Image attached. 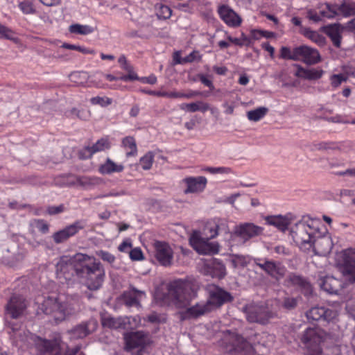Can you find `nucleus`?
Instances as JSON below:
<instances>
[{
    "mask_svg": "<svg viewBox=\"0 0 355 355\" xmlns=\"http://www.w3.org/2000/svg\"><path fill=\"white\" fill-rule=\"evenodd\" d=\"M317 230L311 224L300 222L291 230V234L295 244L304 252H313L316 254L324 255L331 249L328 238L315 237Z\"/></svg>",
    "mask_w": 355,
    "mask_h": 355,
    "instance_id": "1",
    "label": "nucleus"
},
{
    "mask_svg": "<svg viewBox=\"0 0 355 355\" xmlns=\"http://www.w3.org/2000/svg\"><path fill=\"white\" fill-rule=\"evenodd\" d=\"M76 275L85 280L89 290L96 291L102 286L105 271L100 262L85 254L84 261L80 265L76 266Z\"/></svg>",
    "mask_w": 355,
    "mask_h": 355,
    "instance_id": "2",
    "label": "nucleus"
},
{
    "mask_svg": "<svg viewBox=\"0 0 355 355\" xmlns=\"http://www.w3.org/2000/svg\"><path fill=\"white\" fill-rule=\"evenodd\" d=\"M42 309L45 314L52 315L56 322H62L67 317L77 313L80 306L78 300L71 297L67 298L64 302L48 297L42 303Z\"/></svg>",
    "mask_w": 355,
    "mask_h": 355,
    "instance_id": "3",
    "label": "nucleus"
},
{
    "mask_svg": "<svg viewBox=\"0 0 355 355\" xmlns=\"http://www.w3.org/2000/svg\"><path fill=\"white\" fill-rule=\"evenodd\" d=\"M198 285L189 281L181 279L171 282L168 286V293L180 308L187 307L196 297Z\"/></svg>",
    "mask_w": 355,
    "mask_h": 355,
    "instance_id": "4",
    "label": "nucleus"
},
{
    "mask_svg": "<svg viewBox=\"0 0 355 355\" xmlns=\"http://www.w3.org/2000/svg\"><path fill=\"white\" fill-rule=\"evenodd\" d=\"M213 219L207 222L203 229V236L198 232H194L190 237L191 245L200 253L214 254L219 250V245L209 242V239L217 236Z\"/></svg>",
    "mask_w": 355,
    "mask_h": 355,
    "instance_id": "5",
    "label": "nucleus"
},
{
    "mask_svg": "<svg viewBox=\"0 0 355 355\" xmlns=\"http://www.w3.org/2000/svg\"><path fill=\"white\" fill-rule=\"evenodd\" d=\"M245 318L250 323H258L266 325L277 315L275 312L268 310L262 304L250 302L242 308Z\"/></svg>",
    "mask_w": 355,
    "mask_h": 355,
    "instance_id": "6",
    "label": "nucleus"
},
{
    "mask_svg": "<svg viewBox=\"0 0 355 355\" xmlns=\"http://www.w3.org/2000/svg\"><path fill=\"white\" fill-rule=\"evenodd\" d=\"M340 271L344 281L349 284L355 283V248L342 250L339 255Z\"/></svg>",
    "mask_w": 355,
    "mask_h": 355,
    "instance_id": "7",
    "label": "nucleus"
},
{
    "mask_svg": "<svg viewBox=\"0 0 355 355\" xmlns=\"http://www.w3.org/2000/svg\"><path fill=\"white\" fill-rule=\"evenodd\" d=\"M325 333L321 329L307 328L302 334L300 340L304 345L306 352H322L321 343L324 340Z\"/></svg>",
    "mask_w": 355,
    "mask_h": 355,
    "instance_id": "8",
    "label": "nucleus"
},
{
    "mask_svg": "<svg viewBox=\"0 0 355 355\" xmlns=\"http://www.w3.org/2000/svg\"><path fill=\"white\" fill-rule=\"evenodd\" d=\"M125 350L137 349L136 355H144V348L149 343L148 335L143 331H136L130 334L125 338Z\"/></svg>",
    "mask_w": 355,
    "mask_h": 355,
    "instance_id": "9",
    "label": "nucleus"
},
{
    "mask_svg": "<svg viewBox=\"0 0 355 355\" xmlns=\"http://www.w3.org/2000/svg\"><path fill=\"white\" fill-rule=\"evenodd\" d=\"M263 228L254 225L252 223H241L236 226L234 232L231 234V238L237 236L245 243L251 239L259 236L263 234Z\"/></svg>",
    "mask_w": 355,
    "mask_h": 355,
    "instance_id": "10",
    "label": "nucleus"
},
{
    "mask_svg": "<svg viewBox=\"0 0 355 355\" xmlns=\"http://www.w3.org/2000/svg\"><path fill=\"white\" fill-rule=\"evenodd\" d=\"M153 247L154 256L157 262L164 267L171 266L173 263V252L171 246L166 242L155 241Z\"/></svg>",
    "mask_w": 355,
    "mask_h": 355,
    "instance_id": "11",
    "label": "nucleus"
},
{
    "mask_svg": "<svg viewBox=\"0 0 355 355\" xmlns=\"http://www.w3.org/2000/svg\"><path fill=\"white\" fill-rule=\"evenodd\" d=\"M256 264L277 281H279L282 279L286 272V268L279 262L267 259H265L261 262L260 259H258L257 261H256Z\"/></svg>",
    "mask_w": 355,
    "mask_h": 355,
    "instance_id": "12",
    "label": "nucleus"
},
{
    "mask_svg": "<svg viewBox=\"0 0 355 355\" xmlns=\"http://www.w3.org/2000/svg\"><path fill=\"white\" fill-rule=\"evenodd\" d=\"M98 327V322L95 319H89L87 321L76 325L67 333L70 335L71 338L79 339L83 338L87 336L95 331Z\"/></svg>",
    "mask_w": 355,
    "mask_h": 355,
    "instance_id": "13",
    "label": "nucleus"
},
{
    "mask_svg": "<svg viewBox=\"0 0 355 355\" xmlns=\"http://www.w3.org/2000/svg\"><path fill=\"white\" fill-rule=\"evenodd\" d=\"M232 297L230 293L223 290L220 288L214 286L209 291V297L207 300L210 306L211 311L220 307L224 303L231 302Z\"/></svg>",
    "mask_w": 355,
    "mask_h": 355,
    "instance_id": "14",
    "label": "nucleus"
},
{
    "mask_svg": "<svg viewBox=\"0 0 355 355\" xmlns=\"http://www.w3.org/2000/svg\"><path fill=\"white\" fill-rule=\"evenodd\" d=\"M297 60L306 64H315L320 62V55L318 50L306 45L295 47Z\"/></svg>",
    "mask_w": 355,
    "mask_h": 355,
    "instance_id": "15",
    "label": "nucleus"
},
{
    "mask_svg": "<svg viewBox=\"0 0 355 355\" xmlns=\"http://www.w3.org/2000/svg\"><path fill=\"white\" fill-rule=\"evenodd\" d=\"M85 254L78 253L73 257H62L56 265L58 271L65 273L69 271L70 269H73L76 273V266L80 265L83 261H84Z\"/></svg>",
    "mask_w": 355,
    "mask_h": 355,
    "instance_id": "16",
    "label": "nucleus"
},
{
    "mask_svg": "<svg viewBox=\"0 0 355 355\" xmlns=\"http://www.w3.org/2000/svg\"><path fill=\"white\" fill-rule=\"evenodd\" d=\"M210 306L206 302L196 303L187 307L182 312V317L184 320L196 319L211 312Z\"/></svg>",
    "mask_w": 355,
    "mask_h": 355,
    "instance_id": "17",
    "label": "nucleus"
},
{
    "mask_svg": "<svg viewBox=\"0 0 355 355\" xmlns=\"http://www.w3.org/2000/svg\"><path fill=\"white\" fill-rule=\"evenodd\" d=\"M81 221H76L53 234V239L55 243H61L67 241L69 237L75 235L79 230L84 228Z\"/></svg>",
    "mask_w": 355,
    "mask_h": 355,
    "instance_id": "18",
    "label": "nucleus"
},
{
    "mask_svg": "<svg viewBox=\"0 0 355 355\" xmlns=\"http://www.w3.org/2000/svg\"><path fill=\"white\" fill-rule=\"evenodd\" d=\"M26 308V302L21 295L12 296L6 306L8 313L14 319L21 316Z\"/></svg>",
    "mask_w": 355,
    "mask_h": 355,
    "instance_id": "19",
    "label": "nucleus"
},
{
    "mask_svg": "<svg viewBox=\"0 0 355 355\" xmlns=\"http://www.w3.org/2000/svg\"><path fill=\"white\" fill-rule=\"evenodd\" d=\"M218 12L223 21L230 26L235 27L241 24V19L229 6L225 5L220 6Z\"/></svg>",
    "mask_w": 355,
    "mask_h": 355,
    "instance_id": "20",
    "label": "nucleus"
},
{
    "mask_svg": "<svg viewBox=\"0 0 355 355\" xmlns=\"http://www.w3.org/2000/svg\"><path fill=\"white\" fill-rule=\"evenodd\" d=\"M295 66L297 67L295 76L303 79L316 80L320 79L324 73V71L320 68H304L299 64H295Z\"/></svg>",
    "mask_w": 355,
    "mask_h": 355,
    "instance_id": "21",
    "label": "nucleus"
},
{
    "mask_svg": "<svg viewBox=\"0 0 355 355\" xmlns=\"http://www.w3.org/2000/svg\"><path fill=\"white\" fill-rule=\"evenodd\" d=\"M144 295H145L144 292L132 288L130 291L124 292L121 299L123 302L128 307H140V300Z\"/></svg>",
    "mask_w": 355,
    "mask_h": 355,
    "instance_id": "22",
    "label": "nucleus"
},
{
    "mask_svg": "<svg viewBox=\"0 0 355 355\" xmlns=\"http://www.w3.org/2000/svg\"><path fill=\"white\" fill-rule=\"evenodd\" d=\"M184 181L187 186L184 190L185 193L200 192L204 190L207 184V179L202 176L187 178Z\"/></svg>",
    "mask_w": 355,
    "mask_h": 355,
    "instance_id": "23",
    "label": "nucleus"
},
{
    "mask_svg": "<svg viewBox=\"0 0 355 355\" xmlns=\"http://www.w3.org/2000/svg\"><path fill=\"white\" fill-rule=\"evenodd\" d=\"M344 28L340 24H333L324 27V32L331 39L334 45L340 48L341 44V34Z\"/></svg>",
    "mask_w": 355,
    "mask_h": 355,
    "instance_id": "24",
    "label": "nucleus"
},
{
    "mask_svg": "<svg viewBox=\"0 0 355 355\" xmlns=\"http://www.w3.org/2000/svg\"><path fill=\"white\" fill-rule=\"evenodd\" d=\"M320 286L329 293L337 294L340 291L342 284L338 279L327 276L320 279Z\"/></svg>",
    "mask_w": 355,
    "mask_h": 355,
    "instance_id": "25",
    "label": "nucleus"
},
{
    "mask_svg": "<svg viewBox=\"0 0 355 355\" xmlns=\"http://www.w3.org/2000/svg\"><path fill=\"white\" fill-rule=\"evenodd\" d=\"M266 220L268 224L276 227L282 232L287 230L291 223V220L288 217L281 215L268 216Z\"/></svg>",
    "mask_w": 355,
    "mask_h": 355,
    "instance_id": "26",
    "label": "nucleus"
},
{
    "mask_svg": "<svg viewBox=\"0 0 355 355\" xmlns=\"http://www.w3.org/2000/svg\"><path fill=\"white\" fill-rule=\"evenodd\" d=\"M102 325L110 329H125L126 325L125 319L122 318H113L104 316L101 320Z\"/></svg>",
    "mask_w": 355,
    "mask_h": 355,
    "instance_id": "27",
    "label": "nucleus"
},
{
    "mask_svg": "<svg viewBox=\"0 0 355 355\" xmlns=\"http://www.w3.org/2000/svg\"><path fill=\"white\" fill-rule=\"evenodd\" d=\"M288 281L293 285L298 286L304 291L305 294H309L311 292V284L301 276L295 274H291L288 277Z\"/></svg>",
    "mask_w": 355,
    "mask_h": 355,
    "instance_id": "28",
    "label": "nucleus"
},
{
    "mask_svg": "<svg viewBox=\"0 0 355 355\" xmlns=\"http://www.w3.org/2000/svg\"><path fill=\"white\" fill-rule=\"evenodd\" d=\"M338 9L340 14L344 17H350L355 15V1L345 0Z\"/></svg>",
    "mask_w": 355,
    "mask_h": 355,
    "instance_id": "29",
    "label": "nucleus"
},
{
    "mask_svg": "<svg viewBox=\"0 0 355 355\" xmlns=\"http://www.w3.org/2000/svg\"><path fill=\"white\" fill-rule=\"evenodd\" d=\"M268 110V107H259L257 109L248 111L247 112V117L250 121H258L267 114Z\"/></svg>",
    "mask_w": 355,
    "mask_h": 355,
    "instance_id": "30",
    "label": "nucleus"
},
{
    "mask_svg": "<svg viewBox=\"0 0 355 355\" xmlns=\"http://www.w3.org/2000/svg\"><path fill=\"white\" fill-rule=\"evenodd\" d=\"M213 222L215 223L214 226L217 232V236L220 234L231 235L232 233L230 231L228 222L227 220L220 218H215L213 219Z\"/></svg>",
    "mask_w": 355,
    "mask_h": 355,
    "instance_id": "31",
    "label": "nucleus"
},
{
    "mask_svg": "<svg viewBox=\"0 0 355 355\" xmlns=\"http://www.w3.org/2000/svg\"><path fill=\"white\" fill-rule=\"evenodd\" d=\"M123 170V166L121 164H116L110 159H107L106 162L101 166V171L103 173H111L114 172H121Z\"/></svg>",
    "mask_w": 355,
    "mask_h": 355,
    "instance_id": "32",
    "label": "nucleus"
},
{
    "mask_svg": "<svg viewBox=\"0 0 355 355\" xmlns=\"http://www.w3.org/2000/svg\"><path fill=\"white\" fill-rule=\"evenodd\" d=\"M324 6H325V9H323L320 12V15L322 17L331 19V18L335 17L336 16H337L338 15H340L339 10L338 9V7L339 6L331 5L328 3H326L324 4Z\"/></svg>",
    "mask_w": 355,
    "mask_h": 355,
    "instance_id": "33",
    "label": "nucleus"
},
{
    "mask_svg": "<svg viewBox=\"0 0 355 355\" xmlns=\"http://www.w3.org/2000/svg\"><path fill=\"white\" fill-rule=\"evenodd\" d=\"M324 314V307H313L307 313L306 317L309 320L318 321L322 319Z\"/></svg>",
    "mask_w": 355,
    "mask_h": 355,
    "instance_id": "34",
    "label": "nucleus"
},
{
    "mask_svg": "<svg viewBox=\"0 0 355 355\" xmlns=\"http://www.w3.org/2000/svg\"><path fill=\"white\" fill-rule=\"evenodd\" d=\"M101 180L96 178H89V177H77L76 178V183L84 187L89 188L90 187L98 184Z\"/></svg>",
    "mask_w": 355,
    "mask_h": 355,
    "instance_id": "35",
    "label": "nucleus"
},
{
    "mask_svg": "<svg viewBox=\"0 0 355 355\" xmlns=\"http://www.w3.org/2000/svg\"><path fill=\"white\" fill-rule=\"evenodd\" d=\"M207 266L216 270V275L220 277L225 275V267L220 261L217 259L211 260L207 263Z\"/></svg>",
    "mask_w": 355,
    "mask_h": 355,
    "instance_id": "36",
    "label": "nucleus"
},
{
    "mask_svg": "<svg viewBox=\"0 0 355 355\" xmlns=\"http://www.w3.org/2000/svg\"><path fill=\"white\" fill-rule=\"evenodd\" d=\"M69 31L71 33L80 35H87L94 31V28L87 25L73 24L70 26Z\"/></svg>",
    "mask_w": 355,
    "mask_h": 355,
    "instance_id": "37",
    "label": "nucleus"
},
{
    "mask_svg": "<svg viewBox=\"0 0 355 355\" xmlns=\"http://www.w3.org/2000/svg\"><path fill=\"white\" fill-rule=\"evenodd\" d=\"M0 38L7 39L13 41L15 43L19 42V39L15 37V33L8 27L0 24Z\"/></svg>",
    "mask_w": 355,
    "mask_h": 355,
    "instance_id": "38",
    "label": "nucleus"
},
{
    "mask_svg": "<svg viewBox=\"0 0 355 355\" xmlns=\"http://www.w3.org/2000/svg\"><path fill=\"white\" fill-rule=\"evenodd\" d=\"M123 145L130 149V151L127 153V156L135 155L137 153V145L135 139L132 137H126L122 141Z\"/></svg>",
    "mask_w": 355,
    "mask_h": 355,
    "instance_id": "39",
    "label": "nucleus"
},
{
    "mask_svg": "<svg viewBox=\"0 0 355 355\" xmlns=\"http://www.w3.org/2000/svg\"><path fill=\"white\" fill-rule=\"evenodd\" d=\"M295 48L291 50L287 46H282L280 49V58L286 60H297Z\"/></svg>",
    "mask_w": 355,
    "mask_h": 355,
    "instance_id": "40",
    "label": "nucleus"
},
{
    "mask_svg": "<svg viewBox=\"0 0 355 355\" xmlns=\"http://www.w3.org/2000/svg\"><path fill=\"white\" fill-rule=\"evenodd\" d=\"M171 14L172 10L168 6L159 4L157 8L156 15L159 19H168L171 16Z\"/></svg>",
    "mask_w": 355,
    "mask_h": 355,
    "instance_id": "41",
    "label": "nucleus"
},
{
    "mask_svg": "<svg viewBox=\"0 0 355 355\" xmlns=\"http://www.w3.org/2000/svg\"><path fill=\"white\" fill-rule=\"evenodd\" d=\"M154 159V155L152 152L147 153L144 157L140 159V164L142 168L144 170H149L153 164Z\"/></svg>",
    "mask_w": 355,
    "mask_h": 355,
    "instance_id": "42",
    "label": "nucleus"
},
{
    "mask_svg": "<svg viewBox=\"0 0 355 355\" xmlns=\"http://www.w3.org/2000/svg\"><path fill=\"white\" fill-rule=\"evenodd\" d=\"M110 147V143L107 138H101L98 140L96 144H94L92 148L93 149L94 153H96L98 151L104 150L105 149H108Z\"/></svg>",
    "mask_w": 355,
    "mask_h": 355,
    "instance_id": "43",
    "label": "nucleus"
},
{
    "mask_svg": "<svg viewBox=\"0 0 355 355\" xmlns=\"http://www.w3.org/2000/svg\"><path fill=\"white\" fill-rule=\"evenodd\" d=\"M69 116L72 118H78L81 120H87L89 116V112L85 111L84 110H78L76 107L71 109L69 111Z\"/></svg>",
    "mask_w": 355,
    "mask_h": 355,
    "instance_id": "44",
    "label": "nucleus"
},
{
    "mask_svg": "<svg viewBox=\"0 0 355 355\" xmlns=\"http://www.w3.org/2000/svg\"><path fill=\"white\" fill-rule=\"evenodd\" d=\"M62 48H64V49H71V50H76V51H80L84 54H94L95 53V51L92 49H87V48H85L83 46H77V45H73V44H67V43H64L62 45Z\"/></svg>",
    "mask_w": 355,
    "mask_h": 355,
    "instance_id": "45",
    "label": "nucleus"
},
{
    "mask_svg": "<svg viewBox=\"0 0 355 355\" xmlns=\"http://www.w3.org/2000/svg\"><path fill=\"white\" fill-rule=\"evenodd\" d=\"M297 302L298 299L296 297H285L283 299L282 306L286 309L291 310L295 309L297 306Z\"/></svg>",
    "mask_w": 355,
    "mask_h": 355,
    "instance_id": "46",
    "label": "nucleus"
},
{
    "mask_svg": "<svg viewBox=\"0 0 355 355\" xmlns=\"http://www.w3.org/2000/svg\"><path fill=\"white\" fill-rule=\"evenodd\" d=\"M90 101L93 105H100L102 107H105L110 105L112 100L108 97L96 96L92 98Z\"/></svg>",
    "mask_w": 355,
    "mask_h": 355,
    "instance_id": "47",
    "label": "nucleus"
},
{
    "mask_svg": "<svg viewBox=\"0 0 355 355\" xmlns=\"http://www.w3.org/2000/svg\"><path fill=\"white\" fill-rule=\"evenodd\" d=\"M21 10L25 14H34L35 9L33 7L32 2L30 1H25L19 3Z\"/></svg>",
    "mask_w": 355,
    "mask_h": 355,
    "instance_id": "48",
    "label": "nucleus"
},
{
    "mask_svg": "<svg viewBox=\"0 0 355 355\" xmlns=\"http://www.w3.org/2000/svg\"><path fill=\"white\" fill-rule=\"evenodd\" d=\"M318 149L321 150H340V147L338 144L332 142L320 143L318 145Z\"/></svg>",
    "mask_w": 355,
    "mask_h": 355,
    "instance_id": "49",
    "label": "nucleus"
},
{
    "mask_svg": "<svg viewBox=\"0 0 355 355\" xmlns=\"http://www.w3.org/2000/svg\"><path fill=\"white\" fill-rule=\"evenodd\" d=\"M96 254L104 261H107L109 263H112L115 261L114 256L106 251L98 250L96 252Z\"/></svg>",
    "mask_w": 355,
    "mask_h": 355,
    "instance_id": "50",
    "label": "nucleus"
},
{
    "mask_svg": "<svg viewBox=\"0 0 355 355\" xmlns=\"http://www.w3.org/2000/svg\"><path fill=\"white\" fill-rule=\"evenodd\" d=\"M347 77L344 74H334L331 77V85L334 87H338L343 82H345Z\"/></svg>",
    "mask_w": 355,
    "mask_h": 355,
    "instance_id": "51",
    "label": "nucleus"
},
{
    "mask_svg": "<svg viewBox=\"0 0 355 355\" xmlns=\"http://www.w3.org/2000/svg\"><path fill=\"white\" fill-rule=\"evenodd\" d=\"M94 153L92 146H87L79 151L78 157L80 159H85L90 158Z\"/></svg>",
    "mask_w": 355,
    "mask_h": 355,
    "instance_id": "52",
    "label": "nucleus"
},
{
    "mask_svg": "<svg viewBox=\"0 0 355 355\" xmlns=\"http://www.w3.org/2000/svg\"><path fill=\"white\" fill-rule=\"evenodd\" d=\"M34 224L42 233L46 234L49 232V225L43 220H34Z\"/></svg>",
    "mask_w": 355,
    "mask_h": 355,
    "instance_id": "53",
    "label": "nucleus"
},
{
    "mask_svg": "<svg viewBox=\"0 0 355 355\" xmlns=\"http://www.w3.org/2000/svg\"><path fill=\"white\" fill-rule=\"evenodd\" d=\"M252 36L255 40H259L261 37H265L266 38H270L274 36L275 33L270 31H253L252 32Z\"/></svg>",
    "mask_w": 355,
    "mask_h": 355,
    "instance_id": "54",
    "label": "nucleus"
},
{
    "mask_svg": "<svg viewBox=\"0 0 355 355\" xmlns=\"http://www.w3.org/2000/svg\"><path fill=\"white\" fill-rule=\"evenodd\" d=\"M180 108L190 112H195L198 111V102L191 103H183L180 105Z\"/></svg>",
    "mask_w": 355,
    "mask_h": 355,
    "instance_id": "55",
    "label": "nucleus"
},
{
    "mask_svg": "<svg viewBox=\"0 0 355 355\" xmlns=\"http://www.w3.org/2000/svg\"><path fill=\"white\" fill-rule=\"evenodd\" d=\"M130 257L132 260L139 261L143 259V254L139 248H134L130 251Z\"/></svg>",
    "mask_w": 355,
    "mask_h": 355,
    "instance_id": "56",
    "label": "nucleus"
},
{
    "mask_svg": "<svg viewBox=\"0 0 355 355\" xmlns=\"http://www.w3.org/2000/svg\"><path fill=\"white\" fill-rule=\"evenodd\" d=\"M200 60V55H199V53L197 51H193L189 55H187L182 59V62L184 63L187 62H192L195 60Z\"/></svg>",
    "mask_w": 355,
    "mask_h": 355,
    "instance_id": "57",
    "label": "nucleus"
},
{
    "mask_svg": "<svg viewBox=\"0 0 355 355\" xmlns=\"http://www.w3.org/2000/svg\"><path fill=\"white\" fill-rule=\"evenodd\" d=\"M207 171L211 173H229L231 171L230 168L227 167H209Z\"/></svg>",
    "mask_w": 355,
    "mask_h": 355,
    "instance_id": "58",
    "label": "nucleus"
},
{
    "mask_svg": "<svg viewBox=\"0 0 355 355\" xmlns=\"http://www.w3.org/2000/svg\"><path fill=\"white\" fill-rule=\"evenodd\" d=\"M126 194H127V192L125 190H121L119 191H110L105 194L98 195L96 197V198H106V197H116V196H124Z\"/></svg>",
    "mask_w": 355,
    "mask_h": 355,
    "instance_id": "59",
    "label": "nucleus"
},
{
    "mask_svg": "<svg viewBox=\"0 0 355 355\" xmlns=\"http://www.w3.org/2000/svg\"><path fill=\"white\" fill-rule=\"evenodd\" d=\"M128 74L123 76L119 78L120 80L123 81H128V80H139V78L137 76V75L134 72V68L132 67L131 69V72H127Z\"/></svg>",
    "mask_w": 355,
    "mask_h": 355,
    "instance_id": "60",
    "label": "nucleus"
},
{
    "mask_svg": "<svg viewBox=\"0 0 355 355\" xmlns=\"http://www.w3.org/2000/svg\"><path fill=\"white\" fill-rule=\"evenodd\" d=\"M64 211V206L60 205L59 206H51L47 209V212L50 215L58 214Z\"/></svg>",
    "mask_w": 355,
    "mask_h": 355,
    "instance_id": "61",
    "label": "nucleus"
},
{
    "mask_svg": "<svg viewBox=\"0 0 355 355\" xmlns=\"http://www.w3.org/2000/svg\"><path fill=\"white\" fill-rule=\"evenodd\" d=\"M159 95H162V97H168L171 98H183V92H165L164 94H158Z\"/></svg>",
    "mask_w": 355,
    "mask_h": 355,
    "instance_id": "62",
    "label": "nucleus"
},
{
    "mask_svg": "<svg viewBox=\"0 0 355 355\" xmlns=\"http://www.w3.org/2000/svg\"><path fill=\"white\" fill-rule=\"evenodd\" d=\"M307 17L315 22H318L321 20V17L320 15L317 14V12L313 10H309L307 12Z\"/></svg>",
    "mask_w": 355,
    "mask_h": 355,
    "instance_id": "63",
    "label": "nucleus"
},
{
    "mask_svg": "<svg viewBox=\"0 0 355 355\" xmlns=\"http://www.w3.org/2000/svg\"><path fill=\"white\" fill-rule=\"evenodd\" d=\"M346 309L349 311L355 313V297H352L347 301Z\"/></svg>",
    "mask_w": 355,
    "mask_h": 355,
    "instance_id": "64",
    "label": "nucleus"
}]
</instances>
